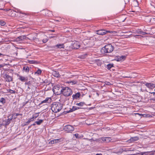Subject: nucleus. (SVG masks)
<instances>
[{
    "label": "nucleus",
    "mask_w": 155,
    "mask_h": 155,
    "mask_svg": "<svg viewBox=\"0 0 155 155\" xmlns=\"http://www.w3.org/2000/svg\"><path fill=\"white\" fill-rule=\"evenodd\" d=\"M56 47L59 48H64V45L63 44H60L59 45H56Z\"/></svg>",
    "instance_id": "nucleus-23"
},
{
    "label": "nucleus",
    "mask_w": 155,
    "mask_h": 155,
    "mask_svg": "<svg viewBox=\"0 0 155 155\" xmlns=\"http://www.w3.org/2000/svg\"><path fill=\"white\" fill-rule=\"evenodd\" d=\"M15 116L16 117H17V116H18V115H19V114H18V113H16V114H14V115H15Z\"/></svg>",
    "instance_id": "nucleus-49"
},
{
    "label": "nucleus",
    "mask_w": 155,
    "mask_h": 155,
    "mask_svg": "<svg viewBox=\"0 0 155 155\" xmlns=\"http://www.w3.org/2000/svg\"><path fill=\"white\" fill-rule=\"evenodd\" d=\"M0 24L2 26H4L5 25V23L3 21L1 20L0 21Z\"/></svg>",
    "instance_id": "nucleus-34"
},
{
    "label": "nucleus",
    "mask_w": 155,
    "mask_h": 155,
    "mask_svg": "<svg viewBox=\"0 0 155 155\" xmlns=\"http://www.w3.org/2000/svg\"><path fill=\"white\" fill-rule=\"evenodd\" d=\"M89 41L88 40H84L82 42V44L84 45L85 46H87L89 45H88Z\"/></svg>",
    "instance_id": "nucleus-20"
},
{
    "label": "nucleus",
    "mask_w": 155,
    "mask_h": 155,
    "mask_svg": "<svg viewBox=\"0 0 155 155\" xmlns=\"http://www.w3.org/2000/svg\"><path fill=\"white\" fill-rule=\"evenodd\" d=\"M135 74V73H132V74Z\"/></svg>",
    "instance_id": "nucleus-63"
},
{
    "label": "nucleus",
    "mask_w": 155,
    "mask_h": 155,
    "mask_svg": "<svg viewBox=\"0 0 155 155\" xmlns=\"http://www.w3.org/2000/svg\"><path fill=\"white\" fill-rule=\"evenodd\" d=\"M139 140L138 137H134L131 138L130 139L127 140V142L129 143H131Z\"/></svg>",
    "instance_id": "nucleus-10"
},
{
    "label": "nucleus",
    "mask_w": 155,
    "mask_h": 155,
    "mask_svg": "<svg viewBox=\"0 0 155 155\" xmlns=\"http://www.w3.org/2000/svg\"><path fill=\"white\" fill-rule=\"evenodd\" d=\"M77 82V81H70L69 83H71L72 84H76Z\"/></svg>",
    "instance_id": "nucleus-36"
},
{
    "label": "nucleus",
    "mask_w": 155,
    "mask_h": 155,
    "mask_svg": "<svg viewBox=\"0 0 155 155\" xmlns=\"http://www.w3.org/2000/svg\"><path fill=\"white\" fill-rule=\"evenodd\" d=\"M16 118V117H14V119H15Z\"/></svg>",
    "instance_id": "nucleus-62"
},
{
    "label": "nucleus",
    "mask_w": 155,
    "mask_h": 155,
    "mask_svg": "<svg viewBox=\"0 0 155 155\" xmlns=\"http://www.w3.org/2000/svg\"><path fill=\"white\" fill-rule=\"evenodd\" d=\"M23 70L25 71L26 72H28L29 71V68L27 66H24L23 67Z\"/></svg>",
    "instance_id": "nucleus-22"
},
{
    "label": "nucleus",
    "mask_w": 155,
    "mask_h": 155,
    "mask_svg": "<svg viewBox=\"0 0 155 155\" xmlns=\"http://www.w3.org/2000/svg\"><path fill=\"white\" fill-rule=\"evenodd\" d=\"M126 57L125 56H118L117 57V61H121L122 60H123L125 59Z\"/></svg>",
    "instance_id": "nucleus-18"
},
{
    "label": "nucleus",
    "mask_w": 155,
    "mask_h": 155,
    "mask_svg": "<svg viewBox=\"0 0 155 155\" xmlns=\"http://www.w3.org/2000/svg\"><path fill=\"white\" fill-rule=\"evenodd\" d=\"M76 110V108H75V106H73L72 107V108L71 109H70L69 111H67V113H69L71 112H73V111H74Z\"/></svg>",
    "instance_id": "nucleus-24"
},
{
    "label": "nucleus",
    "mask_w": 155,
    "mask_h": 155,
    "mask_svg": "<svg viewBox=\"0 0 155 155\" xmlns=\"http://www.w3.org/2000/svg\"><path fill=\"white\" fill-rule=\"evenodd\" d=\"M7 90L9 93L11 94H15V91L10 89H7Z\"/></svg>",
    "instance_id": "nucleus-29"
},
{
    "label": "nucleus",
    "mask_w": 155,
    "mask_h": 155,
    "mask_svg": "<svg viewBox=\"0 0 155 155\" xmlns=\"http://www.w3.org/2000/svg\"><path fill=\"white\" fill-rule=\"evenodd\" d=\"M139 33L140 34H141L142 35H144L147 34V33H146L145 32L142 31H140L139 32Z\"/></svg>",
    "instance_id": "nucleus-35"
},
{
    "label": "nucleus",
    "mask_w": 155,
    "mask_h": 155,
    "mask_svg": "<svg viewBox=\"0 0 155 155\" xmlns=\"http://www.w3.org/2000/svg\"><path fill=\"white\" fill-rule=\"evenodd\" d=\"M147 155H153L155 151H147Z\"/></svg>",
    "instance_id": "nucleus-26"
},
{
    "label": "nucleus",
    "mask_w": 155,
    "mask_h": 155,
    "mask_svg": "<svg viewBox=\"0 0 155 155\" xmlns=\"http://www.w3.org/2000/svg\"><path fill=\"white\" fill-rule=\"evenodd\" d=\"M84 104H85V103L84 102H81L79 103H76V105L77 106L82 107Z\"/></svg>",
    "instance_id": "nucleus-27"
},
{
    "label": "nucleus",
    "mask_w": 155,
    "mask_h": 155,
    "mask_svg": "<svg viewBox=\"0 0 155 155\" xmlns=\"http://www.w3.org/2000/svg\"><path fill=\"white\" fill-rule=\"evenodd\" d=\"M153 19H155V18H153Z\"/></svg>",
    "instance_id": "nucleus-64"
},
{
    "label": "nucleus",
    "mask_w": 155,
    "mask_h": 155,
    "mask_svg": "<svg viewBox=\"0 0 155 155\" xmlns=\"http://www.w3.org/2000/svg\"><path fill=\"white\" fill-rule=\"evenodd\" d=\"M138 114V115H140H140H141V114H139V113H137V114Z\"/></svg>",
    "instance_id": "nucleus-55"
},
{
    "label": "nucleus",
    "mask_w": 155,
    "mask_h": 155,
    "mask_svg": "<svg viewBox=\"0 0 155 155\" xmlns=\"http://www.w3.org/2000/svg\"><path fill=\"white\" fill-rule=\"evenodd\" d=\"M2 124H0V129H1V127H2Z\"/></svg>",
    "instance_id": "nucleus-54"
},
{
    "label": "nucleus",
    "mask_w": 155,
    "mask_h": 155,
    "mask_svg": "<svg viewBox=\"0 0 155 155\" xmlns=\"http://www.w3.org/2000/svg\"><path fill=\"white\" fill-rule=\"evenodd\" d=\"M51 101V99L50 97H47L43 101H42L40 104H41L44 103H50Z\"/></svg>",
    "instance_id": "nucleus-12"
},
{
    "label": "nucleus",
    "mask_w": 155,
    "mask_h": 155,
    "mask_svg": "<svg viewBox=\"0 0 155 155\" xmlns=\"http://www.w3.org/2000/svg\"><path fill=\"white\" fill-rule=\"evenodd\" d=\"M48 41V39L47 38L43 39L42 40V41L44 43H46Z\"/></svg>",
    "instance_id": "nucleus-38"
},
{
    "label": "nucleus",
    "mask_w": 155,
    "mask_h": 155,
    "mask_svg": "<svg viewBox=\"0 0 155 155\" xmlns=\"http://www.w3.org/2000/svg\"><path fill=\"white\" fill-rule=\"evenodd\" d=\"M35 123H34L33 124L31 125V126H32V125L35 126Z\"/></svg>",
    "instance_id": "nucleus-52"
},
{
    "label": "nucleus",
    "mask_w": 155,
    "mask_h": 155,
    "mask_svg": "<svg viewBox=\"0 0 155 155\" xmlns=\"http://www.w3.org/2000/svg\"><path fill=\"white\" fill-rule=\"evenodd\" d=\"M26 38L25 36H20L16 39V41L18 42L20 41H22L25 39Z\"/></svg>",
    "instance_id": "nucleus-14"
},
{
    "label": "nucleus",
    "mask_w": 155,
    "mask_h": 155,
    "mask_svg": "<svg viewBox=\"0 0 155 155\" xmlns=\"http://www.w3.org/2000/svg\"><path fill=\"white\" fill-rule=\"evenodd\" d=\"M0 102L2 103L3 104H4L5 103V100L4 98L2 97L0 99Z\"/></svg>",
    "instance_id": "nucleus-30"
},
{
    "label": "nucleus",
    "mask_w": 155,
    "mask_h": 155,
    "mask_svg": "<svg viewBox=\"0 0 155 155\" xmlns=\"http://www.w3.org/2000/svg\"><path fill=\"white\" fill-rule=\"evenodd\" d=\"M52 74L55 77L58 78L60 76V75L59 74V72L57 71H53L52 72Z\"/></svg>",
    "instance_id": "nucleus-15"
},
{
    "label": "nucleus",
    "mask_w": 155,
    "mask_h": 155,
    "mask_svg": "<svg viewBox=\"0 0 155 155\" xmlns=\"http://www.w3.org/2000/svg\"><path fill=\"white\" fill-rule=\"evenodd\" d=\"M30 83V81H29V82H26L25 83V85H28V86H29V84H31Z\"/></svg>",
    "instance_id": "nucleus-41"
},
{
    "label": "nucleus",
    "mask_w": 155,
    "mask_h": 155,
    "mask_svg": "<svg viewBox=\"0 0 155 155\" xmlns=\"http://www.w3.org/2000/svg\"><path fill=\"white\" fill-rule=\"evenodd\" d=\"M31 125L30 126H29V127H28V128H30V127H31Z\"/></svg>",
    "instance_id": "nucleus-56"
},
{
    "label": "nucleus",
    "mask_w": 155,
    "mask_h": 155,
    "mask_svg": "<svg viewBox=\"0 0 155 155\" xmlns=\"http://www.w3.org/2000/svg\"><path fill=\"white\" fill-rule=\"evenodd\" d=\"M151 6H153V7H154V8H155V7H154V5H151Z\"/></svg>",
    "instance_id": "nucleus-57"
},
{
    "label": "nucleus",
    "mask_w": 155,
    "mask_h": 155,
    "mask_svg": "<svg viewBox=\"0 0 155 155\" xmlns=\"http://www.w3.org/2000/svg\"><path fill=\"white\" fill-rule=\"evenodd\" d=\"M137 5H138V4L137 3Z\"/></svg>",
    "instance_id": "nucleus-61"
},
{
    "label": "nucleus",
    "mask_w": 155,
    "mask_h": 155,
    "mask_svg": "<svg viewBox=\"0 0 155 155\" xmlns=\"http://www.w3.org/2000/svg\"><path fill=\"white\" fill-rule=\"evenodd\" d=\"M18 79L22 82H24L28 80V78L27 77H25L21 75H18Z\"/></svg>",
    "instance_id": "nucleus-11"
},
{
    "label": "nucleus",
    "mask_w": 155,
    "mask_h": 155,
    "mask_svg": "<svg viewBox=\"0 0 155 155\" xmlns=\"http://www.w3.org/2000/svg\"><path fill=\"white\" fill-rule=\"evenodd\" d=\"M62 108V105L60 103H54L52 105L51 109L53 112L56 113L59 112Z\"/></svg>",
    "instance_id": "nucleus-2"
},
{
    "label": "nucleus",
    "mask_w": 155,
    "mask_h": 155,
    "mask_svg": "<svg viewBox=\"0 0 155 155\" xmlns=\"http://www.w3.org/2000/svg\"><path fill=\"white\" fill-rule=\"evenodd\" d=\"M75 108H76V110L79 109L80 108H80L79 107H76V106H75Z\"/></svg>",
    "instance_id": "nucleus-48"
},
{
    "label": "nucleus",
    "mask_w": 155,
    "mask_h": 155,
    "mask_svg": "<svg viewBox=\"0 0 155 155\" xmlns=\"http://www.w3.org/2000/svg\"><path fill=\"white\" fill-rule=\"evenodd\" d=\"M60 139H56L52 140L49 142L50 144H53L54 143H58L60 142Z\"/></svg>",
    "instance_id": "nucleus-17"
},
{
    "label": "nucleus",
    "mask_w": 155,
    "mask_h": 155,
    "mask_svg": "<svg viewBox=\"0 0 155 155\" xmlns=\"http://www.w3.org/2000/svg\"><path fill=\"white\" fill-rule=\"evenodd\" d=\"M4 124H5V125H7L11 122V121L10 119L8 118L6 120L4 121Z\"/></svg>",
    "instance_id": "nucleus-25"
},
{
    "label": "nucleus",
    "mask_w": 155,
    "mask_h": 155,
    "mask_svg": "<svg viewBox=\"0 0 155 155\" xmlns=\"http://www.w3.org/2000/svg\"><path fill=\"white\" fill-rule=\"evenodd\" d=\"M114 49V47L110 44L106 45L101 50V52L103 54L110 53L112 52Z\"/></svg>",
    "instance_id": "nucleus-1"
},
{
    "label": "nucleus",
    "mask_w": 155,
    "mask_h": 155,
    "mask_svg": "<svg viewBox=\"0 0 155 155\" xmlns=\"http://www.w3.org/2000/svg\"><path fill=\"white\" fill-rule=\"evenodd\" d=\"M51 31L52 32H54V30H52Z\"/></svg>",
    "instance_id": "nucleus-58"
},
{
    "label": "nucleus",
    "mask_w": 155,
    "mask_h": 155,
    "mask_svg": "<svg viewBox=\"0 0 155 155\" xmlns=\"http://www.w3.org/2000/svg\"><path fill=\"white\" fill-rule=\"evenodd\" d=\"M0 10H11V9H3L2 8H0Z\"/></svg>",
    "instance_id": "nucleus-50"
},
{
    "label": "nucleus",
    "mask_w": 155,
    "mask_h": 155,
    "mask_svg": "<svg viewBox=\"0 0 155 155\" xmlns=\"http://www.w3.org/2000/svg\"><path fill=\"white\" fill-rule=\"evenodd\" d=\"M114 67L113 64H109L107 65L105 67V68H107L108 69L110 70Z\"/></svg>",
    "instance_id": "nucleus-21"
},
{
    "label": "nucleus",
    "mask_w": 155,
    "mask_h": 155,
    "mask_svg": "<svg viewBox=\"0 0 155 155\" xmlns=\"http://www.w3.org/2000/svg\"><path fill=\"white\" fill-rule=\"evenodd\" d=\"M12 13L11 15V16L12 17H14L15 16H16V14L15 13H19L23 14L20 11V10H17V12H16L15 10H12Z\"/></svg>",
    "instance_id": "nucleus-19"
},
{
    "label": "nucleus",
    "mask_w": 155,
    "mask_h": 155,
    "mask_svg": "<svg viewBox=\"0 0 155 155\" xmlns=\"http://www.w3.org/2000/svg\"><path fill=\"white\" fill-rule=\"evenodd\" d=\"M38 116V115H37V116L35 115V117H37Z\"/></svg>",
    "instance_id": "nucleus-59"
},
{
    "label": "nucleus",
    "mask_w": 155,
    "mask_h": 155,
    "mask_svg": "<svg viewBox=\"0 0 155 155\" xmlns=\"http://www.w3.org/2000/svg\"><path fill=\"white\" fill-rule=\"evenodd\" d=\"M5 65H6V64H0V68L3 67V66H5Z\"/></svg>",
    "instance_id": "nucleus-44"
},
{
    "label": "nucleus",
    "mask_w": 155,
    "mask_h": 155,
    "mask_svg": "<svg viewBox=\"0 0 155 155\" xmlns=\"http://www.w3.org/2000/svg\"><path fill=\"white\" fill-rule=\"evenodd\" d=\"M33 121V119H32L30 118L28 120V121L26 122V124H25L24 125L25 126L27 124H28L29 123H30L31 121Z\"/></svg>",
    "instance_id": "nucleus-33"
},
{
    "label": "nucleus",
    "mask_w": 155,
    "mask_h": 155,
    "mask_svg": "<svg viewBox=\"0 0 155 155\" xmlns=\"http://www.w3.org/2000/svg\"><path fill=\"white\" fill-rule=\"evenodd\" d=\"M41 71L40 69H38L37 71L35 73V74H37L38 75H40L41 74Z\"/></svg>",
    "instance_id": "nucleus-32"
},
{
    "label": "nucleus",
    "mask_w": 155,
    "mask_h": 155,
    "mask_svg": "<svg viewBox=\"0 0 155 155\" xmlns=\"http://www.w3.org/2000/svg\"><path fill=\"white\" fill-rule=\"evenodd\" d=\"M5 78L6 79V81L10 82L12 81L13 78L12 77L7 74H5Z\"/></svg>",
    "instance_id": "nucleus-7"
},
{
    "label": "nucleus",
    "mask_w": 155,
    "mask_h": 155,
    "mask_svg": "<svg viewBox=\"0 0 155 155\" xmlns=\"http://www.w3.org/2000/svg\"><path fill=\"white\" fill-rule=\"evenodd\" d=\"M81 45H80L78 42L75 41L72 43L71 45L69 46V50L71 49H78L80 47Z\"/></svg>",
    "instance_id": "nucleus-5"
},
{
    "label": "nucleus",
    "mask_w": 155,
    "mask_h": 155,
    "mask_svg": "<svg viewBox=\"0 0 155 155\" xmlns=\"http://www.w3.org/2000/svg\"><path fill=\"white\" fill-rule=\"evenodd\" d=\"M74 135L76 138H79V134H74Z\"/></svg>",
    "instance_id": "nucleus-40"
},
{
    "label": "nucleus",
    "mask_w": 155,
    "mask_h": 155,
    "mask_svg": "<svg viewBox=\"0 0 155 155\" xmlns=\"http://www.w3.org/2000/svg\"><path fill=\"white\" fill-rule=\"evenodd\" d=\"M37 118V117H35V115H33L31 119H33V121L34 120V119Z\"/></svg>",
    "instance_id": "nucleus-43"
},
{
    "label": "nucleus",
    "mask_w": 155,
    "mask_h": 155,
    "mask_svg": "<svg viewBox=\"0 0 155 155\" xmlns=\"http://www.w3.org/2000/svg\"><path fill=\"white\" fill-rule=\"evenodd\" d=\"M32 87V85L31 84H29V86H28V87L27 90L28 91H30L31 90V89Z\"/></svg>",
    "instance_id": "nucleus-31"
},
{
    "label": "nucleus",
    "mask_w": 155,
    "mask_h": 155,
    "mask_svg": "<svg viewBox=\"0 0 155 155\" xmlns=\"http://www.w3.org/2000/svg\"><path fill=\"white\" fill-rule=\"evenodd\" d=\"M140 155H147V152H141L140 153Z\"/></svg>",
    "instance_id": "nucleus-37"
},
{
    "label": "nucleus",
    "mask_w": 155,
    "mask_h": 155,
    "mask_svg": "<svg viewBox=\"0 0 155 155\" xmlns=\"http://www.w3.org/2000/svg\"><path fill=\"white\" fill-rule=\"evenodd\" d=\"M81 96L80 93L79 92H78L75 94H73L72 97L73 100L75 99H77L80 97Z\"/></svg>",
    "instance_id": "nucleus-13"
},
{
    "label": "nucleus",
    "mask_w": 155,
    "mask_h": 155,
    "mask_svg": "<svg viewBox=\"0 0 155 155\" xmlns=\"http://www.w3.org/2000/svg\"><path fill=\"white\" fill-rule=\"evenodd\" d=\"M145 85L150 89H153L155 87V84L151 83H147Z\"/></svg>",
    "instance_id": "nucleus-9"
},
{
    "label": "nucleus",
    "mask_w": 155,
    "mask_h": 155,
    "mask_svg": "<svg viewBox=\"0 0 155 155\" xmlns=\"http://www.w3.org/2000/svg\"><path fill=\"white\" fill-rule=\"evenodd\" d=\"M64 129L68 132H71L74 130V128L71 125H67L64 127Z\"/></svg>",
    "instance_id": "nucleus-6"
},
{
    "label": "nucleus",
    "mask_w": 155,
    "mask_h": 155,
    "mask_svg": "<svg viewBox=\"0 0 155 155\" xmlns=\"http://www.w3.org/2000/svg\"><path fill=\"white\" fill-rule=\"evenodd\" d=\"M72 93L71 89L69 87H63L62 94L65 96H69L71 95Z\"/></svg>",
    "instance_id": "nucleus-3"
},
{
    "label": "nucleus",
    "mask_w": 155,
    "mask_h": 155,
    "mask_svg": "<svg viewBox=\"0 0 155 155\" xmlns=\"http://www.w3.org/2000/svg\"><path fill=\"white\" fill-rule=\"evenodd\" d=\"M96 155H102V154L101 153H97L96 154Z\"/></svg>",
    "instance_id": "nucleus-51"
},
{
    "label": "nucleus",
    "mask_w": 155,
    "mask_h": 155,
    "mask_svg": "<svg viewBox=\"0 0 155 155\" xmlns=\"http://www.w3.org/2000/svg\"><path fill=\"white\" fill-rule=\"evenodd\" d=\"M105 84H106L107 85H110L111 84V83L109 82L105 81Z\"/></svg>",
    "instance_id": "nucleus-39"
},
{
    "label": "nucleus",
    "mask_w": 155,
    "mask_h": 155,
    "mask_svg": "<svg viewBox=\"0 0 155 155\" xmlns=\"http://www.w3.org/2000/svg\"><path fill=\"white\" fill-rule=\"evenodd\" d=\"M19 114V115H22V114Z\"/></svg>",
    "instance_id": "nucleus-60"
},
{
    "label": "nucleus",
    "mask_w": 155,
    "mask_h": 155,
    "mask_svg": "<svg viewBox=\"0 0 155 155\" xmlns=\"http://www.w3.org/2000/svg\"><path fill=\"white\" fill-rule=\"evenodd\" d=\"M102 141L105 142H109L111 140V138L109 137H105L102 138Z\"/></svg>",
    "instance_id": "nucleus-16"
},
{
    "label": "nucleus",
    "mask_w": 155,
    "mask_h": 155,
    "mask_svg": "<svg viewBox=\"0 0 155 155\" xmlns=\"http://www.w3.org/2000/svg\"><path fill=\"white\" fill-rule=\"evenodd\" d=\"M1 55H3H3H3V54L0 53V56H1Z\"/></svg>",
    "instance_id": "nucleus-53"
},
{
    "label": "nucleus",
    "mask_w": 155,
    "mask_h": 155,
    "mask_svg": "<svg viewBox=\"0 0 155 155\" xmlns=\"http://www.w3.org/2000/svg\"><path fill=\"white\" fill-rule=\"evenodd\" d=\"M123 77L125 78H132L133 77V76H123Z\"/></svg>",
    "instance_id": "nucleus-42"
},
{
    "label": "nucleus",
    "mask_w": 155,
    "mask_h": 155,
    "mask_svg": "<svg viewBox=\"0 0 155 155\" xmlns=\"http://www.w3.org/2000/svg\"><path fill=\"white\" fill-rule=\"evenodd\" d=\"M13 116H12L10 118H8L10 121L12 120V119H13Z\"/></svg>",
    "instance_id": "nucleus-47"
},
{
    "label": "nucleus",
    "mask_w": 155,
    "mask_h": 155,
    "mask_svg": "<svg viewBox=\"0 0 155 155\" xmlns=\"http://www.w3.org/2000/svg\"><path fill=\"white\" fill-rule=\"evenodd\" d=\"M63 88L62 85H58L53 87V90L54 93L59 95L62 94Z\"/></svg>",
    "instance_id": "nucleus-4"
},
{
    "label": "nucleus",
    "mask_w": 155,
    "mask_h": 155,
    "mask_svg": "<svg viewBox=\"0 0 155 155\" xmlns=\"http://www.w3.org/2000/svg\"><path fill=\"white\" fill-rule=\"evenodd\" d=\"M131 12H135V11H134V10H132V11H129V12H128V13H129V14H130V13ZM131 14V13H130Z\"/></svg>",
    "instance_id": "nucleus-46"
},
{
    "label": "nucleus",
    "mask_w": 155,
    "mask_h": 155,
    "mask_svg": "<svg viewBox=\"0 0 155 155\" xmlns=\"http://www.w3.org/2000/svg\"><path fill=\"white\" fill-rule=\"evenodd\" d=\"M113 32H114V31H106V33H107L109 32V33H113Z\"/></svg>",
    "instance_id": "nucleus-45"
},
{
    "label": "nucleus",
    "mask_w": 155,
    "mask_h": 155,
    "mask_svg": "<svg viewBox=\"0 0 155 155\" xmlns=\"http://www.w3.org/2000/svg\"><path fill=\"white\" fill-rule=\"evenodd\" d=\"M96 32L97 34L100 35H103L106 33V31L105 30H100L97 31Z\"/></svg>",
    "instance_id": "nucleus-8"
},
{
    "label": "nucleus",
    "mask_w": 155,
    "mask_h": 155,
    "mask_svg": "<svg viewBox=\"0 0 155 155\" xmlns=\"http://www.w3.org/2000/svg\"><path fill=\"white\" fill-rule=\"evenodd\" d=\"M43 121V120H40L38 121H36L35 122L37 124L40 125Z\"/></svg>",
    "instance_id": "nucleus-28"
}]
</instances>
